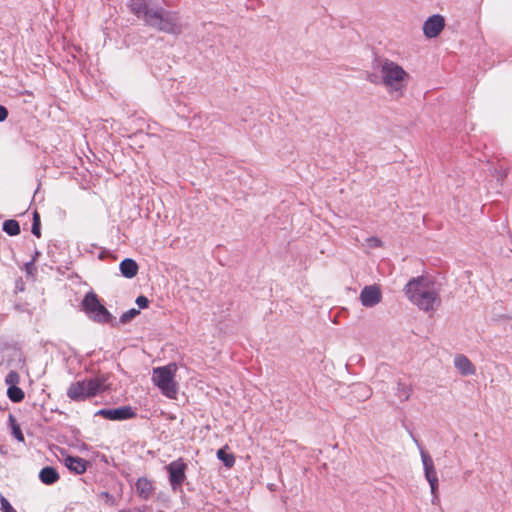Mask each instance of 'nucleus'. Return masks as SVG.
Wrapping results in <instances>:
<instances>
[{
  "label": "nucleus",
  "instance_id": "nucleus-6",
  "mask_svg": "<svg viewBox=\"0 0 512 512\" xmlns=\"http://www.w3.org/2000/svg\"><path fill=\"white\" fill-rule=\"evenodd\" d=\"M381 77L385 86L399 91L404 87V81L408 74L400 65L385 60L381 65Z\"/></svg>",
  "mask_w": 512,
  "mask_h": 512
},
{
  "label": "nucleus",
  "instance_id": "nucleus-19",
  "mask_svg": "<svg viewBox=\"0 0 512 512\" xmlns=\"http://www.w3.org/2000/svg\"><path fill=\"white\" fill-rule=\"evenodd\" d=\"M3 231H5L10 236H16L20 233V225L16 220H6L3 223Z\"/></svg>",
  "mask_w": 512,
  "mask_h": 512
},
{
  "label": "nucleus",
  "instance_id": "nucleus-9",
  "mask_svg": "<svg viewBox=\"0 0 512 512\" xmlns=\"http://www.w3.org/2000/svg\"><path fill=\"white\" fill-rule=\"evenodd\" d=\"M127 6L131 13L137 18L142 19L145 24L147 23L148 16L152 15L155 10V7L151 6L149 0H129Z\"/></svg>",
  "mask_w": 512,
  "mask_h": 512
},
{
  "label": "nucleus",
  "instance_id": "nucleus-12",
  "mask_svg": "<svg viewBox=\"0 0 512 512\" xmlns=\"http://www.w3.org/2000/svg\"><path fill=\"white\" fill-rule=\"evenodd\" d=\"M454 365L463 376L475 374V367L469 358L463 354L456 355L454 358Z\"/></svg>",
  "mask_w": 512,
  "mask_h": 512
},
{
  "label": "nucleus",
  "instance_id": "nucleus-13",
  "mask_svg": "<svg viewBox=\"0 0 512 512\" xmlns=\"http://www.w3.org/2000/svg\"><path fill=\"white\" fill-rule=\"evenodd\" d=\"M65 466L75 474H83L87 469L88 462L80 457L67 456L64 459Z\"/></svg>",
  "mask_w": 512,
  "mask_h": 512
},
{
  "label": "nucleus",
  "instance_id": "nucleus-11",
  "mask_svg": "<svg viewBox=\"0 0 512 512\" xmlns=\"http://www.w3.org/2000/svg\"><path fill=\"white\" fill-rule=\"evenodd\" d=\"M96 415L108 420H126L135 417L136 413L130 406H122L115 409H101Z\"/></svg>",
  "mask_w": 512,
  "mask_h": 512
},
{
  "label": "nucleus",
  "instance_id": "nucleus-17",
  "mask_svg": "<svg viewBox=\"0 0 512 512\" xmlns=\"http://www.w3.org/2000/svg\"><path fill=\"white\" fill-rule=\"evenodd\" d=\"M60 476L54 467L46 466L39 472V479L45 485H52L59 480Z\"/></svg>",
  "mask_w": 512,
  "mask_h": 512
},
{
  "label": "nucleus",
  "instance_id": "nucleus-4",
  "mask_svg": "<svg viewBox=\"0 0 512 512\" xmlns=\"http://www.w3.org/2000/svg\"><path fill=\"white\" fill-rule=\"evenodd\" d=\"M177 365L170 363L166 366L156 367L153 369L152 381L168 398H176L178 387L174 380Z\"/></svg>",
  "mask_w": 512,
  "mask_h": 512
},
{
  "label": "nucleus",
  "instance_id": "nucleus-14",
  "mask_svg": "<svg viewBox=\"0 0 512 512\" xmlns=\"http://www.w3.org/2000/svg\"><path fill=\"white\" fill-rule=\"evenodd\" d=\"M136 492L139 497L148 500L154 492L152 482L145 477L139 478L136 482Z\"/></svg>",
  "mask_w": 512,
  "mask_h": 512
},
{
  "label": "nucleus",
  "instance_id": "nucleus-33",
  "mask_svg": "<svg viewBox=\"0 0 512 512\" xmlns=\"http://www.w3.org/2000/svg\"><path fill=\"white\" fill-rule=\"evenodd\" d=\"M437 501H439V498H435L434 495H432V503L436 504Z\"/></svg>",
  "mask_w": 512,
  "mask_h": 512
},
{
  "label": "nucleus",
  "instance_id": "nucleus-18",
  "mask_svg": "<svg viewBox=\"0 0 512 512\" xmlns=\"http://www.w3.org/2000/svg\"><path fill=\"white\" fill-rule=\"evenodd\" d=\"M7 396L12 402L19 403L24 399L25 394L21 388L17 387L16 385H12L9 386L7 390Z\"/></svg>",
  "mask_w": 512,
  "mask_h": 512
},
{
  "label": "nucleus",
  "instance_id": "nucleus-5",
  "mask_svg": "<svg viewBox=\"0 0 512 512\" xmlns=\"http://www.w3.org/2000/svg\"><path fill=\"white\" fill-rule=\"evenodd\" d=\"M82 308L89 317L97 323H112L114 317L100 303L98 296L94 292H88L81 302Z\"/></svg>",
  "mask_w": 512,
  "mask_h": 512
},
{
  "label": "nucleus",
  "instance_id": "nucleus-1",
  "mask_svg": "<svg viewBox=\"0 0 512 512\" xmlns=\"http://www.w3.org/2000/svg\"><path fill=\"white\" fill-rule=\"evenodd\" d=\"M404 293L411 303L425 312H433L441 304L435 283L426 276L411 278L404 287Z\"/></svg>",
  "mask_w": 512,
  "mask_h": 512
},
{
  "label": "nucleus",
  "instance_id": "nucleus-8",
  "mask_svg": "<svg viewBox=\"0 0 512 512\" xmlns=\"http://www.w3.org/2000/svg\"><path fill=\"white\" fill-rule=\"evenodd\" d=\"M445 27V18L440 14L428 17L423 24V34L426 38L432 39L440 35Z\"/></svg>",
  "mask_w": 512,
  "mask_h": 512
},
{
  "label": "nucleus",
  "instance_id": "nucleus-32",
  "mask_svg": "<svg viewBox=\"0 0 512 512\" xmlns=\"http://www.w3.org/2000/svg\"><path fill=\"white\" fill-rule=\"evenodd\" d=\"M33 223L40 224V216H39V214L37 212H34Z\"/></svg>",
  "mask_w": 512,
  "mask_h": 512
},
{
  "label": "nucleus",
  "instance_id": "nucleus-29",
  "mask_svg": "<svg viewBox=\"0 0 512 512\" xmlns=\"http://www.w3.org/2000/svg\"><path fill=\"white\" fill-rule=\"evenodd\" d=\"M8 117V110L6 107L0 105V122L4 121Z\"/></svg>",
  "mask_w": 512,
  "mask_h": 512
},
{
  "label": "nucleus",
  "instance_id": "nucleus-27",
  "mask_svg": "<svg viewBox=\"0 0 512 512\" xmlns=\"http://www.w3.org/2000/svg\"><path fill=\"white\" fill-rule=\"evenodd\" d=\"M0 504H1V509L3 510V512H9V511L14 510V508L11 506L9 501L2 495L0 496Z\"/></svg>",
  "mask_w": 512,
  "mask_h": 512
},
{
  "label": "nucleus",
  "instance_id": "nucleus-23",
  "mask_svg": "<svg viewBox=\"0 0 512 512\" xmlns=\"http://www.w3.org/2000/svg\"><path fill=\"white\" fill-rule=\"evenodd\" d=\"M354 392L358 393L363 400L368 399L372 394L370 388L364 384H356Z\"/></svg>",
  "mask_w": 512,
  "mask_h": 512
},
{
  "label": "nucleus",
  "instance_id": "nucleus-2",
  "mask_svg": "<svg viewBox=\"0 0 512 512\" xmlns=\"http://www.w3.org/2000/svg\"><path fill=\"white\" fill-rule=\"evenodd\" d=\"M146 25L172 35H179L182 32V24L178 13L160 6H155L153 14L148 16Z\"/></svg>",
  "mask_w": 512,
  "mask_h": 512
},
{
  "label": "nucleus",
  "instance_id": "nucleus-3",
  "mask_svg": "<svg viewBox=\"0 0 512 512\" xmlns=\"http://www.w3.org/2000/svg\"><path fill=\"white\" fill-rule=\"evenodd\" d=\"M106 381L107 378L104 375H100L74 382L69 386L67 396L73 401H84L106 390Z\"/></svg>",
  "mask_w": 512,
  "mask_h": 512
},
{
  "label": "nucleus",
  "instance_id": "nucleus-25",
  "mask_svg": "<svg viewBox=\"0 0 512 512\" xmlns=\"http://www.w3.org/2000/svg\"><path fill=\"white\" fill-rule=\"evenodd\" d=\"M20 381V376L16 371H10L5 377V383L9 386L16 385Z\"/></svg>",
  "mask_w": 512,
  "mask_h": 512
},
{
  "label": "nucleus",
  "instance_id": "nucleus-30",
  "mask_svg": "<svg viewBox=\"0 0 512 512\" xmlns=\"http://www.w3.org/2000/svg\"><path fill=\"white\" fill-rule=\"evenodd\" d=\"M32 233L36 236V237H40L41 236V232H40V224H37V223H32Z\"/></svg>",
  "mask_w": 512,
  "mask_h": 512
},
{
  "label": "nucleus",
  "instance_id": "nucleus-20",
  "mask_svg": "<svg viewBox=\"0 0 512 512\" xmlns=\"http://www.w3.org/2000/svg\"><path fill=\"white\" fill-rule=\"evenodd\" d=\"M411 392H412V389L409 386H407L406 384H404L402 382L397 383L396 395L401 400V402H405V401L409 400Z\"/></svg>",
  "mask_w": 512,
  "mask_h": 512
},
{
  "label": "nucleus",
  "instance_id": "nucleus-10",
  "mask_svg": "<svg viewBox=\"0 0 512 512\" xmlns=\"http://www.w3.org/2000/svg\"><path fill=\"white\" fill-rule=\"evenodd\" d=\"M360 301L364 307H374L382 300V292L377 285H367L360 293Z\"/></svg>",
  "mask_w": 512,
  "mask_h": 512
},
{
  "label": "nucleus",
  "instance_id": "nucleus-28",
  "mask_svg": "<svg viewBox=\"0 0 512 512\" xmlns=\"http://www.w3.org/2000/svg\"><path fill=\"white\" fill-rule=\"evenodd\" d=\"M136 304L139 308L145 309L149 305V300L146 296L140 295L136 298Z\"/></svg>",
  "mask_w": 512,
  "mask_h": 512
},
{
  "label": "nucleus",
  "instance_id": "nucleus-26",
  "mask_svg": "<svg viewBox=\"0 0 512 512\" xmlns=\"http://www.w3.org/2000/svg\"><path fill=\"white\" fill-rule=\"evenodd\" d=\"M10 420L13 421V425H12V434L13 436L20 442H24V435L19 427V425H17L15 423V421L13 420L12 416H10Z\"/></svg>",
  "mask_w": 512,
  "mask_h": 512
},
{
  "label": "nucleus",
  "instance_id": "nucleus-16",
  "mask_svg": "<svg viewBox=\"0 0 512 512\" xmlns=\"http://www.w3.org/2000/svg\"><path fill=\"white\" fill-rule=\"evenodd\" d=\"M119 269L122 276L130 279L137 275L139 267L135 260L126 258L121 261Z\"/></svg>",
  "mask_w": 512,
  "mask_h": 512
},
{
  "label": "nucleus",
  "instance_id": "nucleus-7",
  "mask_svg": "<svg viewBox=\"0 0 512 512\" xmlns=\"http://www.w3.org/2000/svg\"><path fill=\"white\" fill-rule=\"evenodd\" d=\"M165 469L169 475V483L174 492L181 491L186 480L187 464L180 458L169 463Z\"/></svg>",
  "mask_w": 512,
  "mask_h": 512
},
{
  "label": "nucleus",
  "instance_id": "nucleus-31",
  "mask_svg": "<svg viewBox=\"0 0 512 512\" xmlns=\"http://www.w3.org/2000/svg\"><path fill=\"white\" fill-rule=\"evenodd\" d=\"M367 79L372 83H377L378 76L376 74H369Z\"/></svg>",
  "mask_w": 512,
  "mask_h": 512
},
{
  "label": "nucleus",
  "instance_id": "nucleus-15",
  "mask_svg": "<svg viewBox=\"0 0 512 512\" xmlns=\"http://www.w3.org/2000/svg\"><path fill=\"white\" fill-rule=\"evenodd\" d=\"M411 437H412L413 441L415 442V444L417 445V447L420 450V455H421V459H422V463H423L424 473H429V472L436 471L432 457L423 448L421 442L412 433H411Z\"/></svg>",
  "mask_w": 512,
  "mask_h": 512
},
{
  "label": "nucleus",
  "instance_id": "nucleus-21",
  "mask_svg": "<svg viewBox=\"0 0 512 512\" xmlns=\"http://www.w3.org/2000/svg\"><path fill=\"white\" fill-rule=\"evenodd\" d=\"M426 480L428 481L431 489V494L434 495L435 498H437V491H438V477L436 471L424 473Z\"/></svg>",
  "mask_w": 512,
  "mask_h": 512
},
{
  "label": "nucleus",
  "instance_id": "nucleus-24",
  "mask_svg": "<svg viewBox=\"0 0 512 512\" xmlns=\"http://www.w3.org/2000/svg\"><path fill=\"white\" fill-rule=\"evenodd\" d=\"M140 313L139 310L135 309V308H132L126 312H124L121 316H120V323L122 324H126L128 322H130L132 319H134L138 314Z\"/></svg>",
  "mask_w": 512,
  "mask_h": 512
},
{
  "label": "nucleus",
  "instance_id": "nucleus-22",
  "mask_svg": "<svg viewBox=\"0 0 512 512\" xmlns=\"http://www.w3.org/2000/svg\"><path fill=\"white\" fill-rule=\"evenodd\" d=\"M217 457L221 460L224 465L228 468L232 467L235 463V457L233 454H229L225 451V448H221L217 451Z\"/></svg>",
  "mask_w": 512,
  "mask_h": 512
}]
</instances>
